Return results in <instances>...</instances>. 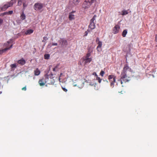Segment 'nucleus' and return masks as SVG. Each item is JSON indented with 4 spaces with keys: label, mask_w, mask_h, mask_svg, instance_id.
<instances>
[{
    "label": "nucleus",
    "mask_w": 157,
    "mask_h": 157,
    "mask_svg": "<svg viewBox=\"0 0 157 157\" xmlns=\"http://www.w3.org/2000/svg\"><path fill=\"white\" fill-rule=\"evenodd\" d=\"M58 67V66H56L55 68H54L53 69V71H56V69H57V68Z\"/></svg>",
    "instance_id": "f704fd0d"
},
{
    "label": "nucleus",
    "mask_w": 157,
    "mask_h": 157,
    "mask_svg": "<svg viewBox=\"0 0 157 157\" xmlns=\"http://www.w3.org/2000/svg\"><path fill=\"white\" fill-rule=\"evenodd\" d=\"M7 14H8L7 12H5L3 13V15H4Z\"/></svg>",
    "instance_id": "79ce46f5"
},
{
    "label": "nucleus",
    "mask_w": 157,
    "mask_h": 157,
    "mask_svg": "<svg viewBox=\"0 0 157 157\" xmlns=\"http://www.w3.org/2000/svg\"><path fill=\"white\" fill-rule=\"evenodd\" d=\"M62 89H63V91H64L65 92H66L67 91V90L65 88L62 87Z\"/></svg>",
    "instance_id": "4c0bfd02"
},
{
    "label": "nucleus",
    "mask_w": 157,
    "mask_h": 157,
    "mask_svg": "<svg viewBox=\"0 0 157 157\" xmlns=\"http://www.w3.org/2000/svg\"><path fill=\"white\" fill-rule=\"evenodd\" d=\"M98 44L97 48V49L98 51H101V48L102 45V43L101 41H99V42L97 43Z\"/></svg>",
    "instance_id": "9d476101"
},
{
    "label": "nucleus",
    "mask_w": 157,
    "mask_h": 157,
    "mask_svg": "<svg viewBox=\"0 0 157 157\" xmlns=\"http://www.w3.org/2000/svg\"><path fill=\"white\" fill-rule=\"evenodd\" d=\"M58 44L57 43H53L52 44V46H57Z\"/></svg>",
    "instance_id": "58836bf2"
},
{
    "label": "nucleus",
    "mask_w": 157,
    "mask_h": 157,
    "mask_svg": "<svg viewBox=\"0 0 157 157\" xmlns=\"http://www.w3.org/2000/svg\"><path fill=\"white\" fill-rule=\"evenodd\" d=\"M92 59L91 58H83L81 59L82 62H80L81 65H85L87 63H90L92 60Z\"/></svg>",
    "instance_id": "423d86ee"
},
{
    "label": "nucleus",
    "mask_w": 157,
    "mask_h": 157,
    "mask_svg": "<svg viewBox=\"0 0 157 157\" xmlns=\"http://www.w3.org/2000/svg\"><path fill=\"white\" fill-rule=\"evenodd\" d=\"M152 76L153 77H154V76L153 75H152Z\"/></svg>",
    "instance_id": "3c124183"
},
{
    "label": "nucleus",
    "mask_w": 157,
    "mask_h": 157,
    "mask_svg": "<svg viewBox=\"0 0 157 157\" xmlns=\"http://www.w3.org/2000/svg\"><path fill=\"white\" fill-rule=\"evenodd\" d=\"M77 86V84H75L74 85V86Z\"/></svg>",
    "instance_id": "a18cd8bd"
},
{
    "label": "nucleus",
    "mask_w": 157,
    "mask_h": 157,
    "mask_svg": "<svg viewBox=\"0 0 157 157\" xmlns=\"http://www.w3.org/2000/svg\"><path fill=\"white\" fill-rule=\"evenodd\" d=\"M96 17V16L95 15H94L93 17L92 18V19L90 20V22H92V23H94V21L95 20Z\"/></svg>",
    "instance_id": "5701e85b"
},
{
    "label": "nucleus",
    "mask_w": 157,
    "mask_h": 157,
    "mask_svg": "<svg viewBox=\"0 0 157 157\" xmlns=\"http://www.w3.org/2000/svg\"><path fill=\"white\" fill-rule=\"evenodd\" d=\"M92 4L88 0H85L82 5V7L85 9H87L90 7Z\"/></svg>",
    "instance_id": "0eeeda50"
},
{
    "label": "nucleus",
    "mask_w": 157,
    "mask_h": 157,
    "mask_svg": "<svg viewBox=\"0 0 157 157\" xmlns=\"http://www.w3.org/2000/svg\"><path fill=\"white\" fill-rule=\"evenodd\" d=\"M2 92H0V94H1L2 93Z\"/></svg>",
    "instance_id": "09e8293b"
},
{
    "label": "nucleus",
    "mask_w": 157,
    "mask_h": 157,
    "mask_svg": "<svg viewBox=\"0 0 157 157\" xmlns=\"http://www.w3.org/2000/svg\"><path fill=\"white\" fill-rule=\"evenodd\" d=\"M128 12L127 10H123L122 11L121 15H124L127 14Z\"/></svg>",
    "instance_id": "412c9836"
},
{
    "label": "nucleus",
    "mask_w": 157,
    "mask_h": 157,
    "mask_svg": "<svg viewBox=\"0 0 157 157\" xmlns=\"http://www.w3.org/2000/svg\"><path fill=\"white\" fill-rule=\"evenodd\" d=\"M90 53H88L87 54L86 56L85 57V58H89V57L90 56Z\"/></svg>",
    "instance_id": "473e14b6"
},
{
    "label": "nucleus",
    "mask_w": 157,
    "mask_h": 157,
    "mask_svg": "<svg viewBox=\"0 0 157 157\" xmlns=\"http://www.w3.org/2000/svg\"><path fill=\"white\" fill-rule=\"evenodd\" d=\"M155 40L157 41V35L155 36Z\"/></svg>",
    "instance_id": "37998d69"
},
{
    "label": "nucleus",
    "mask_w": 157,
    "mask_h": 157,
    "mask_svg": "<svg viewBox=\"0 0 157 157\" xmlns=\"http://www.w3.org/2000/svg\"><path fill=\"white\" fill-rule=\"evenodd\" d=\"M46 77L48 78V79H47L48 81H51V80H50V78H51L52 79H53V76L52 74H50L48 75H44V77L45 78V79H46Z\"/></svg>",
    "instance_id": "f8f14e48"
},
{
    "label": "nucleus",
    "mask_w": 157,
    "mask_h": 157,
    "mask_svg": "<svg viewBox=\"0 0 157 157\" xmlns=\"http://www.w3.org/2000/svg\"><path fill=\"white\" fill-rule=\"evenodd\" d=\"M13 13V11L12 10L8 12H7L8 14H12Z\"/></svg>",
    "instance_id": "2f4dec72"
},
{
    "label": "nucleus",
    "mask_w": 157,
    "mask_h": 157,
    "mask_svg": "<svg viewBox=\"0 0 157 157\" xmlns=\"http://www.w3.org/2000/svg\"><path fill=\"white\" fill-rule=\"evenodd\" d=\"M48 78L47 77H46V79L44 76V77L41 79L39 81L38 83L40 86H44L46 83H47L48 84H54L55 82V81L53 79H52L51 78H50V80H51V81H48L47 79Z\"/></svg>",
    "instance_id": "f03ea898"
},
{
    "label": "nucleus",
    "mask_w": 157,
    "mask_h": 157,
    "mask_svg": "<svg viewBox=\"0 0 157 157\" xmlns=\"http://www.w3.org/2000/svg\"><path fill=\"white\" fill-rule=\"evenodd\" d=\"M12 40H10L9 41H8L7 43L6 44L5 46L6 47V48H4V49L0 50V54H2L3 52L6 51L12 48L13 44H12Z\"/></svg>",
    "instance_id": "7ed1b4c3"
},
{
    "label": "nucleus",
    "mask_w": 157,
    "mask_h": 157,
    "mask_svg": "<svg viewBox=\"0 0 157 157\" xmlns=\"http://www.w3.org/2000/svg\"><path fill=\"white\" fill-rule=\"evenodd\" d=\"M99 41H100L99 40V38L98 37H97L96 40V42L97 43L98 42H99Z\"/></svg>",
    "instance_id": "ea45409f"
},
{
    "label": "nucleus",
    "mask_w": 157,
    "mask_h": 157,
    "mask_svg": "<svg viewBox=\"0 0 157 157\" xmlns=\"http://www.w3.org/2000/svg\"><path fill=\"white\" fill-rule=\"evenodd\" d=\"M26 90V86H25V87H24L22 88V90Z\"/></svg>",
    "instance_id": "a19ab883"
},
{
    "label": "nucleus",
    "mask_w": 157,
    "mask_h": 157,
    "mask_svg": "<svg viewBox=\"0 0 157 157\" xmlns=\"http://www.w3.org/2000/svg\"><path fill=\"white\" fill-rule=\"evenodd\" d=\"M91 3H93L96 1V0H88Z\"/></svg>",
    "instance_id": "7c9ffc66"
},
{
    "label": "nucleus",
    "mask_w": 157,
    "mask_h": 157,
    "mask_svg": "<svg viewBox=\"0 0 157 157\" xmlns=\"http://www.w3.org/2000/svg\"><path fill=\"white\" fill-rule=\"evenodd\" d=\"M22 3V0H19L18 2V5L21 6Z\"/></svg>",
    "instance_id": "bb28decb"
},
{
    "label": "nucleus",
    "mask_w": 157,
    "mask_h": 157,
    "mask_svg": "<svg viewBox=\"0 0 157 157\" xmlns=\"http://www.w3.org/2000/svg\"><path fill=\"white\" fill-rule=\"evenodd\" d=\"M50 55L48 54H45L44 57L45 59H48L49 58Z\"/></svg>",
    "instance_id": "4be33fe9"
},
{
    "label": "nucleus",
    "mask_w": 157,
    "mask_h": 157,
    "mask_svg": "<svg viewBox=\"0 0 157 157\" xmlns=\"http://www.w3.org/2000/svg\"><path fill=\"white\" fill-rule=\"evenodd\" d=\"M33 30L32 29H29L27 30L26 32H25V33L26 35L28 34H31L33 32Z\"/></svg>",
    "instance_id": "f3484780"
},
{
    "label": "nucleus",
    "mask_w": 157,
    "mask_h": 157,
    "mask_svg": "<svg viewBox=\"0 0 157 157\" xmlns=\"http://www.w3.org/2000/svg\"><path fill=\"white\" fill-rule=\"evenodd\" d=\"M34 73L35 75H38L40 73V71L38 68H37L34 71Z\"/></svg>",
    "instance_id": "dca6fc26"
},
{
    "label": "nucleus",
    "mask_w": 157,
    "mask_h": 157,
    "mask_svg": "<svg viewBox=\"0 0 157 157\" xmlns=\"http://www.w3.org/2000/svg\"><path fill=\"white\" fill-rule=\"evenodd\" d=\"M108 79L109 80H111V79H113V82H115L116 79L115 77H114V76L113 75H109L108 76Z\"/></svg>",
    "instance_id": "2eb2a0df"
},
{
    "label": "nucleus",
    "mask_w": 157,
    "mask_h": 157,
    "mask_svg": "<svg viewBox=\"0 0 157 157\" xmlns=\"http://www.w3.org/2000/svg\"><path fill=\"white\" fill-rule=\"evenodd\" d=\"M109 82H113V79H111V80H109Z\"/></svg>",
    "instance_id": "c03bdc74"
},
{
    "label": "nucleus",
    "mask_w": 157,
    "mask_h": 157,
    "mask_svg": "<svg viewBox=\"0 0 157 157\" xmlns=\"http://www.w3.org/2000/svg\"><path fill=\"white\" fill-rule=\"evenodd\" d=\"M22 3L24 8L26 7L27 6L28 4L27 3V1L25 0H22Z\"/></svg>",
    "instance_id": "a211bd4d"
},
{
    "label": "nucleus",
    "mask_w": 157,
    "mask_h": 157,
    "mask_svg": "<svg viewBox=\"0 0 157 157\" xmlns=\"http://www.w3.org/2000/svg\"><path fill=\"white\" fill-rule=\"evenodd\" d=\"M115 82H110V86L112 87L113 88L114 86V83Z\"/></svg>",
    "instance_id": "c756f323"
},
{
    "label": "nucleus",
    "mask_w": 157,
    "mask_h": 157,
    "mask_svg": "<svg viewBox=\"0 0 157 157\" xmlns=\"http://www.w3.org/2000/svg\"><path fill=\"white\" fill-rule=\"evenodd\" d=\"M44 6L43 4L41 3H36L34 5V9L36 11H42Z\"/></svg>",
    "instance_id": "20e7f679"
},
{
    "label": "nucleus",
    "mask_w": 157,
    "mask_h": 157,
    "mask_svg": "<svg viewBox=\"0 0 157 157\" xmlns=\"http://www.w3.org/2000/svg\"><path fill=\"white\" fill-rule=\"evenodd\" d=\"M52 46V44H51V43H50L48 44V47L49 48H50Z\"/></svg>",
    "instance_id": "e433bc0d"
},
{
    "label": "nucleus",
    "mask_w": 157,
    "mask_h": 157,
    "mask_svg": "<svg viewBox=\"0 0 157 157\" xmlns=\"http://www.w3.org/2000/svg\"><path fill=\"white\" fill-rule=\"evenodd\" d=\"M96 80H98V82L100 83L101 82V79L99 77H98V76H97V77H96Z\"/></svg>",
    "instance_id": "393cba45"
},
{
    "label": "nucleus",
    "mask_w": 157,
    "mask_h": 157,
    "mask_svg": "<svg viewBox=\"0 0 157 157\" xmlns=\"http://www.w3.org/2000/svg\"><path fill=\"white\" fill-rule=\"evenodd\" d=\"M73 12H72L69 14L68 18L70 20H72L75 18V16L72 14Z\"/></svg>",
    "instance_id": "9b49d317"
},
{
    "label": "nucleus",
    "mask_w": 157,
    "mask_h": 157,
    "mask_svg": "<svg viewBox=\"0 0 157 157\" xmlns=\"http://www.w3.org/2000/svg\"><path fill=\"white\" fill-rule=\"evenodd\" d=\"M105 74V72L104 71H101L100 73V75L103 77V76H104V74Z\"/></svg>",
    "instance_id": "c85d7f7f"
},
{
    "label": "nucleus",
    "mask_w": 157,
    "mask_h": 157,
    "mask_svg": "<svg viewBox=\"0 0 157 157\" xmlns=\"http://www.w3.org/2000/svg\"><path fill=\"white\" fill-rule=\"evenodd\" d=\"M131 69L127 65H125L121 74V79L118 80L119 81H121V84H122L123 81L126 82L130 80V77L129 75L131 73Z\"/></svg>",
    "instance_id": "f257e3e1"
},
{
    "label": "nucleus",
    "mask_w": 157,
    "mask_h": 157,
    "mask_svg": "<svg viewBox=\"0 0 157 157\" xmlns=\"http://www.w3.org/2000/svg\"><path fill=\"white\" fill-rule=\"evenodd\" d=\"M59 44L62 47H63L66 46L67 45V40L63 39H60L59 40Z\"/></svg>",
    "instance_id": "6e6552de"
},
{
    "label": "nucleus",
    "mask_w": 157,
    "mask_h": 157,
    "mask_svg": "<svg viewBox=\"0 0 157 157\" xmlns=\"http://www.w3.org/2000/svg\"><path fill=\"white\" fill-rule=\"evenodd\" d=\"M89 27L91 30H92L93 29H95V23L90 22V24L89 25Z\"/></svg>",
    "instance_id": "ddd939ff"
},
{
    "label": "nucleus",
    "mask_w": 157,
    "mask_h": 157,
    "mask_svg": "<svg viewBox=\"0 0 157 157\" xmlns=\"http://www.w3.org/2000/svg\"><path fill=\"white\" fill-rule=\"evenodd\" d=\"M48 40V38L47 37L44 36L43 37V40L42 42H46L47 40Z\"/></svg>",
    "instance_id": "cd10ccee"
},
{
    "label": "nucleus",
    "mask_w": 157,
    "mask_h": 157,
    "mask_svg": "<svg viewBox=\"0 0 157 157\" xmlns=\"http://www.w3.org/2000/svg\"><path fill=\"white\" fill-rule=\"evenodd\" d=\"M20 17L21 19L23 20L25 18V16L23 12H22Z\"/></svg>",
    "instance_id": "aec40b11"
},
{
    "label": "nucleus",
    "mask_w": 157,
    "mask_h": 157,
    "mask_svg": "<svg viewBox=\"0 0 157 157\" xmlns=\"http://www.w3.org/2000/svg\"><path fill=\"white\" fill-rule=\"evenodd\" d=\"M33 79H35V77H33Z\"/></svg>",
    "instance_id": "de8ad7c7"
},
{
    "label": "nucleus",
    "mask_w": 157,
    "mask_h": 157,
    "mask_svg": "<svg viewBox=\"0 0 157 157\" xmlns=\"http://www.w3.org/2000/svg\"><path fill=\"white\" fill-rule=\"evenodd\" d=\"M16 2L15 0H12L11 1L7 4L4 5L2 8V10H4L9 7L12 6L14 3Z\"/></svg>",
    "instance_id": "39448f33"
},
{
    "label": "nucleus",
    "mask_w": 157,
    "mask_h": 157,
    "mask_svg": "<svg viewBox=\"0 0 157 157\" xmlns=\"http://www.w3.org/2000/svg\"><path fill=\"white\" fill-rule=\"evenodd\" d=\"M106 82H108L107 81H106Z\"/></svg>",
    "instance_id": "603ef678"
},
{
    "label": "nucleus",
    "mask_w": 157,
    "mask_h": 157,
    "mask_svg": "<svg viewBox=\"0 0 157 157\" xmlns=\"http://www.w3.org/2000/svg\"><path fill=\"white\" fill-rule=\"evenodd\" d=\"M122 91H121V94H123V93H122Z\"/></svg>",
    "instance_id": "8fccbe9b"
},
{
    "label": "nucleus",
    "mask_w": 157,
    "mask_h": 157,
    "mask_svg": "<svg viewBox=\"0 0 157 157\" xmlns=\"http://www.w3.org/2000/svg\"><path fill=\"white\" fill-rule=\"evenodd\" d=\"M18 63L21 65H23L25 63V61L24 59H21L18 60Z\"/></svg>",
    "instance_id": "4468645a"
},
{
    "label": "nucleus",
    "mask_w": 157,
    "mask_h": 157,
    "mask_svg": "<svg viewBox=\"0 0 157 157\" xmlns=\"http://www.w3.org/2000/svg\"><path fill=\"white\" fill-rule=\"evenodd\" d=\"M120 26L118 25H117L115 26L113 29V33L114 34H117L118 33L120 29Z\"/></svg>",
    "instance_id": "1a4fd4ad"
},
{
    "label": "nucleus",
    "mask_w": 157,
    "mask_h": 157,
    "mask_svg": "<svg viewBox=\"0 0 157 157\" xmlns=\"http://www.w3.org/2000/svg\"><path fill=\"white\" fill-rule=\"evenodd\" d=\"M127 33V29L124 30L122 33V36L123 37H125Z\"/></svg>",
    "instance_id": "6ab92c4d"
},
{
    "label": "nucleus",
    "mask_w": 157,
    "mask_h": 157,
    "mask_svg": "<svg viewBox=\"0 0 157 157\" xmlns=\"http://www.w3.org/2000/svg\"><path fill=\"white\" fill-rule=\"evenodd\" d=\"M79 2V0H73V3L75 5L77 4Z\"/></svg>",
    "instance_id": "a878e982"
},
{
    "label": "nucleus",
    "mask_w": 157,
    "mask_h": 157,
    "mask_svg": "<svg viewBox=\"0 0 157 157\" xmlns=\"http://www.w3.org/2000/svg\"><path fill=\"white\" fill-rule=\"evenodd\" d=\"M154 1L155 2H156L157 1V0H154Z\"/></svg>",
    "instance_id": "49530a36"
},
{
    "label": "nucleus",
    "mask_w": 157,
    "mask_h": 157,
    "mask_svg": "<svg viewBox=\"0 0 157 157\" xmlns=\"http://www.w3.org/2000/svg\"><path fill=\"white\" fill-rule=\"evenodd\" d=\"M92 75H95L96 76V77H97V76H98L96 73L95 72H94L93 73Z\"/></svg>",
    "instance_id": "72a5a7b5"
},
{
    "label": "nucleus",
    "mask_w": 157,
    "mask_h": 157,
    "mask_svg": "<svg viewBox=\"0 0 157 157\" xmlns=\"http://www.w3.org/2000/svg\"><path fill=\"white\" fill-rule=\"evenodd\" d=\"M88 31L89 32V31L88 30H87L86 31V32L85 33V34H84L85 36H86L87 35V34L88 33Z\"/></svg>",
    "instance_id": "c9c22d12"
},
{
    "label": "nucleus",
    "mask_w": 157,
    "mask_h": 157,
    "mask_svg": "<svg viewBox=\"0 0 157 157\" xmlns=\"http://www.w3.org/2000/svg\"><path fill=\"white\" fill-rule=\"evenodd\" d=\"M10 66L12 69V70H14V69L16 67V65L15 64H11Z\"/></svg>",
    "instance_id": "b1692460"
}]
</instances>
